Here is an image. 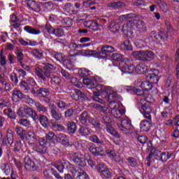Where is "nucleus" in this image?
I'll return each instance as SVG.
<instances>
[{
    "label": "nucleus",
    "mask_w": 179,
    "mask_h": 179,
    "mask_svg": "<svg viewBox=\"0 0 179 179\" xmlns=\"http://www.w3.org/2000/svg\"><path fill=\"white\" fill-rule=\"evenodd\" d=\"M150 97L148 96L145 99H141L138 103L139 110L143 114L144 118H147L149 120H143L140 124V128L143 132H148L150 128H152V111L153 108L152 106L153 103L152 101H149Z\"/></svg>",
    "instance_id": "obj_1"
},
{
    "label": "nucleus",
    "mask_w": 179,
    "mask_h": 179,
    "mask_svg": "<svg viewBox=\"0 0 179 179\" xmlns=\"http://www.w3.org/2000/svg\"><path fill=\"white\" fill-rule=\"evenodd\" d=\"M107 62L109 63V65H113L116 69H120L122 73H134L136 71L138 75H142V73L148 72V66L144 63H140L135 67L132 62L127 58L119 63L118 67L115 66V63L112 60L107 59Z\"/></svg>",
    "instance_id": "obj_2"
},
{
    "label": "nucleus",
    "mask_w": 179,
    "mask_h": 179,
    "mask_svg": "<svg viewBox=\"0 0 179 179\" xmlns=\"http://www.w3.org/2000/svg\"><path fill=\"white\" fill-rule=\"evenodd\" d=\"M92 100L101 104H106V101L100 99L99 96H104L108 97V101L115 100L117 99V92L113 87H107L104 85L99 84L95 87H94Z\"/></svg>",
    "instance_id": "obj_3"
},
{
    "label": "nucleus",
    "mask_w": 179,
    "mask_h": 179,
    "mask_svg": "<svg viewBox=\"0 0 179 179\" xmlns=\"http://www.w3.org/2000/svg\"><path fill=\"white\" fill-rule=\"evenodd\" d=\"M92 107L98 110L99 113H103V114H111L115 118H121V115L125 114V110L121 109L120 103L114 101H110L108 106L92 103Z\"/></svg>",
    "instance_id": "obj_4"
},
{
    "label": "nucleus",
    "mask_w": 179,
    "mask_h": 179,
    "mask_svg": "<svg viewBox=\"0 0 179 179\" xmlns=\"http://www.w3.org/2000/svg\"><path fill=\"white\" fill-rule=\"evenodd\" d=\"M54 166L59 171L64 173V169H68L71 173L74 178L76 179H89V176L83 171L78 167L73 166L71 163L66 160H62L54 165Z\"/></svg>",
    "instance_id": "obj_5"
},
{
    "label": "nucleus",
    "mask_w": 179,
    "mask_h": 179,
    "mask_svg": "<svg viewBox=\"0 0 179 179\" xmlns=\"http://www.w3.org/2000/svg\"><path fill=\"white\" fill-rule=\"evenodd\" d=\"M43 71L41 68L36 67L35 73L36 76H38V78L41 79V80H43V82H45L47 79L51 78V73H52L54 71H55V66L49 63L43 64Z\"/></svg>",
    "instance_id": "obj_6"
},
{
    "label": "nucleus",
    "mask_w": 179,
    "mask_h": 179,
    "mask_svg": "<svg viewBox=\"0 0 179 179\" xmlns=\"http://www.w3.org/2000/svg\"><path fill=\"white\" fill-rule=\"evenodd\" d=\"M1 69H3L4 72L1 76V92H9L10 90V85H9L8 76H9V73H8V66H6V58L5 56L1 57Z\"/></svg>",
    "instance_id": "obj_7"
},
{
    "label": "nucleus",
    "mask_w": 179,
    "mask_h": 179,
    "mask_svg": "<svg viewBox=\"0 0 179 179\" xmlns=\"http://www.w3.org/2000/svg\"><path fill=\"white\" fill-rule=\"evenodd\" d=\"M133 57L138 61H143L144 62H150L156 58V55L152 50H140L132 53Z\"/></svg>",
    "instance_id": "obj_8"
},
{
    "label": "nucleus",
    "mask_w": 179,
    "mask_h": 179,
    "mask_svg": "<svg viewBox=\"0 0 179 179\" xmlns=\"http://www.w3.org/2000/svg\"><path fill=\"white\" fill-rule=\"evenodd\" d=\"M17 114L20 117H31L34 121L38 120V115H37L36 110L27 106L20 107L17 111Z\"/></svg>",
    "instance_id": "obj_9"
},
{
    "label": "nucleus",
    "mask_w": 179,
    "mask_h": 179,
    "mask_svg": "<svg viewBox=\"0 0 179 179\" xmlns=\"http://www.w3.org/2000/svg\"><path fill=\"white\" fill-rule=\"evenodd\" d=\"M117 127L120 131H121L122 134H125V135H129V134H132L134 131V126H132L131 120L128 118L122 120L120 124H117Z\"/></svg>",
    "instance_id": "obj_10"
},
{
    "label": "nucleus",
    "mask_w": 179,
    "mask_h": 179,
    "mask_svg": "<svg viewBox=\"0 0 179 179\" xmlns=\"http://www.w3.org/2000/svg\"><path fill=\"white\" fill-rule=\"evenodd\" d=\"M90 157L89 155L85 154L83 155V154L80 152H74L70 155L72 162L80 167H85L86 166V157Z\"/></svg>",
    "instance_id": "obj_11"
},
{
    "label": "nucleus",
    "mask_w": 179,
    "mask_h": 179,
    "mask_svg": "<svg viewBox=\"0 0 179 179\" xmlns=\"http://www.w3.org/2000/svg\"><path fill=\"white\" fill-rule=\"evenodd\" d=\"M45 29L49 34H53L56 37H63V36H65V31H64L62 27L54 29L51 25L46 24Z\"/></svg>",
    "instance_id": "obj_12"
},
{
    "label": "nucleus",
    "mask_w": 179,
    "mask_h": 179,
    "mask_svg": "<svg viewBox=\"0 0 179 179\" xmlns=\"http://www.w3.org/2000/svg\"><path fill=\"white\" fill-rule=\"evenodd\" d=\"M96 170L101 178H111V172H110V171L108 170V169H107V166H106L104 164H99L96 166Z\"/></svg>",
    "instance_id": "obj_13"
},
{
    "label": "nucleus",
    "mask_w": 179,
    "mask_h": 179,
    "mask_svg": "<svg viewBox=\"0 0 179 179\" xmlns=\"http://www.w3.org/2000/svg\"><path fill=\"white\" fill-rule=\"evenodd\" d=\"M38 143L41 148H34V150H35L36 152H38L39 153H45L46 150L45 147L50 146V142L45 137H43L38 139Z\"/></svg>",
    "instance_id": "obj_14"
},
{
    "label": "nucleus",
    "mask_w": 179,
    "mask_h": 179,
    "mask_svg": "<svg viewBox=\"0 0 179 179\" xmlns=\"http://www.w3.org/2000/svg\"><path fill=\"white\" fill-rule=\"evenodd\" d=\"M114 51H115V49L113 46L105 45L101 48L99 54L103 58H107V57H108V54L114 52Z\"/></svg>",
    "instance_id": "obj_15"
},
{
    "label": "nucleus",
    "mask_w": 179,
    "mask_h": 179,
    "mask_svg": "<svg viewBox=\"0 0 179 179\" xmlns=\"http://www.w3.org/2000/svg\"><path fill=\"white\" fill-rule=\"evenodd\" d=\"M71 99H73V100H76V101H78V100L83 101V100H87V96H86V95L79 90H76L74 93L71 95Z\"/></svg>",
    "instance_id": "obj_16"
},
{
    "label": "nucleus",
    "mask_w": 179,
    "mask_h": 179,
    "mask_svg": "<svg viewBox=\"0 0 179 179\" xmlns=\"http://www.w3.org/2000/svg\"><path fill=\"white\" fill-rule=\"evenodd\" d=\"M27 5V7L31 9V10H34V12H36L37 13L41 12V6H40V3L36 2V1H29Z\"/></svg>",
    "instance_id": "obj_17"
},
{
    "label": "nucleus",
    "mask_w": 179,
    "mask_h": 179,
    "mask_svg": "<svg viewBox=\"0 0 179 179\" xmlns=\"http://www.w3.org/2000/svg\"><path fill=\"white\" fill-rule=\"evenodd\" d=\"M25 139L29 145H33V143L36 142L37 136H36V134L34 131H29L25 135Z\"/></svg>",
    "instance_id": "obj_18"
},
{
    "label": "nucleus",
    "mask_w": 179,
    "mask_h": 179,
    "mask_svg": "<svg viewBox=\"0 0 179 179\" xmlns=\"http://www.w3.org/2000/svg\"><path fill=\"white\" fill-rule=\"evenodd\" d=\"M90 115L87 113V112H83L80 115V121L81 124H83V125H89V122H90Z\"/></svg>",
    "instance_id": "obj_19"
},
{
    "label": "nucleus",
    "mask_w": 179,
    "mask_h": 179,
    "mask_svg": "<svg viewBox=\"0 0 179 179\" xmlns=\"http://www.w3.org/2000/svg\"><path fill=\"white\" fill-rule=\"evenodd\" d=\"M50 114L55 121H60L61 118H62V114L57 111V107L54 106V105L50 108Z\"/></svg>",
    "instance_id": "obj_20"
},
{
    "label": "nucleus",
    "mask_w": 179,
    "mask_h": 179,
    "mask_svg": "<svg viewBox=\"0 0 179 179\" xmlns=\"http://www.w3.org/2000/svg\"><path fill=\"white\" fill-rule=\"evenodd\" d=\"M24 167L26 170H34L35 164L34 162L31 161L29 157H26L24 160Z\"/></svg>",
    "instance_id": "obj_21"
},
{
    "label": "nucleus",
    "mask_w": 179,
    "mask_h": 179,
    "mask_svg": "<svg viewBox=\"0 0 179 179\" xmlns=\"http://www.w3.org/2000/svg\"><path fill=\"white\" fill-rule=\"evenodd\" d=\"M24 97V95L20 90H14L13 92V101H14L15 103H17V101H20Z\"/></svg>",
    "instance_id": "obj_22"
},
{
    "label": "nucleus",
    "mask_w": 179,
    "mask_h": 179,
    "mask_svg": "<svg viewBox=\"0 0 179 179\" xmlns=\"http://www.w3.org/2000/svg\"><path fill=\"white\" fill-rule=\"evenodd\" d=\"M157 5L159 6L160 10L164 12V13H167L169 8H167V3L163 0H157L156 1Z\"/></svg>",
    "instance_id": "obj_23"
},
{
    "label": "nucleus",
    "mask_w": 179,
    "mask_h": 179,
    "mask_svg": "<svg viewBox=\"0 0 179 179\" xmlns=\"http://www.w3.org/2000/svg\"><path fill=\"white\" fill-rule=\"evenodd\" d=\"M69 47L70 48H74V49H71L70 52H75V51H76V48H85V47H90V43L78 45L75 43H72L70 44Z\"/></svg>",
    "instance_id": "obj_24"
},
{
    "label": "nucleus",
    "mask_w": 179,
    "mask_h": 179,
    "mask_svg": "<svg viewBox=\"0 0 179 179\" xmlns=\"http://www.w3.org/2000/svg\"><path fill=\"white\" fill-rule=\"evenodd\" d=\"M146 78L147 80H148L151 85L152 83H157V82H159V76L155 73H148Z\"/></svg>",
    "instance_id": "obj_25"
},
{
    "label": "nucleus",
    "mask_w": 179,
    "mask_h": 179,
    "mask_svg": "<svg viewBox=\"0 0 179 179\" xmlns=\"http://www.w3.org/2000/svg\"><path fill=\"white\" fill-rule=\"evenodd\" d=\"M37 94L41 97H47L50 95V90L45 87H41L39 90H37Z\"/></svg>",
    "instance_id": "obj_26"
},
{
    "label": "nucleus",
    "mask_w": 179,
    "mask_h": 179,
    "mask_svg": "<svg viewBox=\"0 0 179 179\" xmlns=\"http://www.w3.org/2000/svg\"><path fill=\"white\" fill-rule=\"evenodd\" d=\"M106 130L108 134H110V135H112L115 138H120V134H118V131H115L114 127L110 125V124H108L106 125Z\"/></svg>",
    "instance_id": "obj_27"
},
{
    "label": "nucleus",
    "mask_w": 179,
    "mask_h": 179,
    "mask_svg": "<svg viewBox=\"0 0 179 179\" xmlns=\"http://www.w3.org/2000/svg\"><path fill=\"white\" fill-rule=\"evenodd\" d=\"M141 87L144 90V92H149V90H152L153 85H152L149 81H143L141 84Z\"/></svg>",
    "instance_id": "obj_28"
},
{
    "label": "nucleus",
    "mask_w": 179,
    "mask_h": 179,
    "mask_svg": "<svg viewBox=\"0 0 179 179\" xmlns=\"http://www.w3.org/2000/svg\"><path fill=\"white\" fill-rule=\"evenodd\" d=\"M125 90L127 92H131V90H134V93L137 95V96H143L144 94V92L145 90H140V89H134V87H129V86H126L124 87Z\"/></svg>",
    "instance_id": "obj_29"
},
{
    "label": "nucleus",
    "mask_w": 179,
    "mask_h": 179,
    "mask_svg": "<svg viewBox=\"0 0 179 179\" xmlns=\"http://www.w3.org/2000/svg\"><path fill=\"white\" fill-rule=\"evenodd\" d=\"M76 124L73 122H69L67 124V131L69 134H75L76 132Z\"/></svg>",
    "instance_id": "obj_30"
},
{
    "label": "nucleus",
    "mask_w": 179,
    "mask_h": 179,
    "mask_svg": "<svg viewBox=\"0 0 179 179\" xmlns=\"http://www.w3.org/2000/svg\"><path fill=\"white\" fill-rule=\"evenodd\" d=\"M24 30H25L27 33H29V34H41V30L34 29L31 27H29V26L24 27Z\"/></svg>",
    "instance_id": "obj_31"
},
{
    "label": "nucleus",
    "mask_w": 179,
    "mask_h": 179,
    "mask_svg": "<svg viewBox=\"0 0 179 179\" xmlns=\"http://www.w3.org/2000/svg\"><path fill=\"white\" fill-rule=\"evenodd\" d=\"M150 37L154 41V40H159V38L163 40V38H164V35H163V33L157 34L156 31H152L150 34Z\"/></svg>",
    "instance_id": "obj_32"
},
{
    "label": "nucleus",
    "mask_w": 179,
    "mask_h": 179,
    "mask_svg": "<svg viewBox=\"0 0 179 179\" xmlns=\"http://www.w3.org/2000/svg\"><path fill=\"white\" fill-rule=\"evenodd\" d=\"M79 134L82 136H87V135H90L92 134V130L89 129V128L86 127H82L79 129Z\"/></svg>",
    "instance_id": "obj_33"
},
{
    "label": "nucleus",
    "mask_w": 179,
    "mask_h": 179,
    "mask_svg": "<svg viewBox=\"0 0 179 179\" xmlns=\"http://www.w3.org/2000/svg\"><path fill=\"white\" fill-rule=\"evenodd\" d=\"M14 152H18L20 153L23 152V145L22 144V141H17L14 144Z\"/></svg>",
    "instance_id": "obj_34"
},
{
    "label": "nucleus",
    "mask_w": 179,
    "mask_h": 179,
    "mask_svg": "<svg viewBox=\"0 0 179 179\" xmlns=\"http://www.w3.org/2000/svg\"><path fill=\"white\" fill-rule=\"evenodd\" d=\"M83 84L87 86V89H94V83L90 78H84L83 80Z\"/></svg>",
    "instance_id": "obj_35"
},
{
    "label": "nucleus",
    "mask_w": 179,
    "mask_h": 179,
    "mask_svg": "<svg viewBox=\"0 0 179 179\" xmlns=\"http://www.w3.org/2000/svg\"><path fill=\"white\" fill-rule=\"evenodd\" d=\"M39 121L42 127L44 128H47V127H48V124L50 123L48 122V117L43 115L39 117Z\"/></svg>",
    "instance_id": "obj_36"
},
{
    "label": "nucleus",
    "mask_w": 179,
    "mask_h": 179,
    "mask_svg": "<svg viewBox=\"0 0 179 179\" xmlns=\"http://www.w3.org/2000/svg\"><path fill=\"white\" fill-rule=\"evenodd\" d=\"M108 6H109V8H113V9H118L120 8H122V6H125V4L123 2L117 1L109 3Z\"/></svg>",
    "instance_id": "obj_37"
},
{
    "label": "nucleus",
    "mask_w": 179,
    "mask_h": 179,
    "mask_svg": "<svg viewBox=\"0 0 179 179\" xmlns=\"http://www.w3.org/2000/svg\"><path fill=\"white\" fill-rule=\"evenodd\" d=\"M107 150L102 147H96L95 156H106Z\"/></svg>",
    "instance_id": "obj_38"
},
{
    "label": "nucleus",
    "mask_w": 179,
    "mask_h": 179,
    "mask_svg": "<svg viewBox=\"0 0 179 179\" xmlns=\"http://www.w3.org/2000/svg\"><path fill=\"white\" fill-rule=\"evenodd\" d=\"M3 113L4 115H8V117H10V118H15V117H16L14 112L12 111V109H10L8 107H6L3 109Z\"/></svg>",
    "instance_id": "obj_39"
},
{
    "label": "nucleus",
    "mask_w": 179,
    "mask_h": 179,
    "mask_svg": "<svg viewBox=\"0 0 179 179\" xmlns=\"http://www.w3.org/2000/svg\"><path fill=\"white\" fill-rule=\"evenodd\" d=\"M121 48L127 50V51H131L132 50V43H131V41H126L121 45Z\"/></svg>",
    "instance_id": "obj_40"
},
{
    "label": "nucleus",
    "mask_w": 179,
    "mask_h": 179,
    "mask_svg": "<svg viewBox=\"0 0 179 179\" xmlns=\"http://www.w3.org/2000/svg\"><path fill=\"white\" fill-rule=\"evenodd\" d=\"M45 138L48 139V142H54L55 139H57V136L52 131H49L48 134H45Z\"/></svg>",
    "instance_id": "obj_41"
},
{
    "label": "nucleus",
    "mask_w": 179,
    "mask_h": 179,
    "mask_svg": "<svg viewBox=\"0 0 179 179\" xmlns=\"http://www.w3.org/2000/svg\"><path fill=\"white\" fill-rule=\"evenodd\" d=\"M127 161L130 167H136V166H138V161L134 157H129Z\"/></svg>",
    "instance_id": "obj_42"
},
{
    "label": "nucleus",
    "mask_w": 179,
    "mask_h": 179,
    "mask_svg": "<svg viewBox=\"0 0 179 179\" xmlns=\"http://www.w3.org/2000/svg\"><path fill=\"white\" fill-rule=\"evenodd\" d=\"M134 44L137 48H145V47H146V43L142 39L136 40Z\"/></svg>",
    "instance_id": "obj_43"
},
{
    "label": "nucleus",
    "mask_w": 179,
    "mask_h": 179,
    "mask_svg": "<svg viewBox=\"0 0 179 179\" xmlns=\"http://www.w3.org/2000/svg\"><path fill=\"white\" fill-rule=\"evenodd\" d=\"M16 134L20 136V138L24 141V129L20 127H17L15 129Z\"/></svg>",
    "instance_id": "obj_44"
},
{
    "label": "nucleus",
    "mask_w": 179,
    "mask_h": 179,
    "mask_svg": "<svg viewBox=\"0 0 179 179\" xmlns=\"http://www.w3.org/2000/svg\"><path fill=\"white\" fill-rule=\"evenodd\" d=\"M15 55L17 56V59L19 62H23V58H24V55L23 52H22V50L17 48Z\"/></svg>",
    "instance_id": "obj_45"
},
{
    "label": "nucleus",
    "mask_w": 179,
    "mask_h": 179,
    "mask_svg": "<svg viewBox=\"0 0 179 179\" xmlns=\"http://www.w3.org/2000/svg\"><path fill=\"white\" fill-rule=\"evenodd\" d=\"M19 43L21 45L27 46V45H36V43H31L30 40H24L23 38L19 39Z\"/></svg>",
    "instance_id": "obj_46"
},
{
    "label": "nucleus",
    "mask_w": 179,
    "mask_h": 179,
    "mask_svg": "<svg viewBox=\"0 0 179 179\" xmlns=\"http://www.w3.org/2000/svg\"><path fill=\"white\" fill-rule=\"evenodd\" d=\"M106 155L114 162H120V159L115 155V152L113 150L106 151Z\"/></svg>",
    "instance_id": "obj_47"
},
{
    "label": "nucleus",
    "mask_w": 179,
    "mask_h": 179,
    "mask_svg": "<svg viewBox=\"0 0 179 179\" xmlns=\"http://www.w3.org/2000/svg\"><path fill=\"white\" fill-rule=\"evenodd\" d=\"M50 82L52 85H55V86H57V85H59L61 83L62 80L61 78L57 76H52L51 77Z\"/></svg>",
    "instance_id": "obj_48"
},
{
    "label": "nucleus",
    "mask_w": 179,
    "mask_h": 179,
    "mask_svg": "<svg viewBox=\"0 0 179 179\" xmlns=\"http://www.w3.org/2000/svg\"><path fill=\"white\" fill-rule=\"evenodd\" d=\"M170 157H171V154H170L169 152H162L160 160H162L163 162H166L169 160V159H170Z\"/></svg>",
    "instance_id": "obj_49"
},
{
    "label": "nucleus",
    "mask_w": 179,
    "mask_h": 179,
    "mask_svg": "<svg viewBox=\"0 0 179 179\" xmlns=\"http://www.w3.org/2000/svg\"><path fill=\"white\" fill-rule=\"evenodd\" d=\"M134 27V24H132V21H129L127 24H125L123 25V31H129L130 30H132V28Z\"/></svg>",
    "instance_id": "obj_50"
},
{
    "label": "nucleus",
    "mask_w": 179,
    "mask_h": 179,
    "mask_svg": "<svg viewBox=\"0 0 179 179\" xmlns=\"http://www.w3.org/2000/svg\"><path fill=\"white\" fill-rule=\"evenodd\" d=\"M35 106L39 113H45V111H47V108H45L40 103H36Z\"/></svg>",
    "instance_id": "obj_51"
},
{
    "label": "nucleus",
    "mask_w": 179,
    "mask_h": 179,
    "mask_svg": "<svg viewBox=\"0 0 179 179\" xmlns=\"http://www.w3.org/2000/svg\"><path fill=\"white\" fill-rule=\"evenodd\" d=\"M74 113H75V108L67 109L64 112L65 118H70V117H72V115H73Z\"/></svg>",
    "instance_id": "obj_52"
},
{
    "label": "nucleus",
    "mask_w": 179,
    "mask_h": 179,
    "mask_svg": "<svg viewBox=\"0 0 179 179\" xmlns=\"http://www.w3.org/2000/svg\"><path fill=\"white\" fill-rule=\"evenodd\" d=\"M90 141H91V142H94V143H103V140L99 139V137H97L96 135L91 136L90 137Z\"/></svg>",
    "instance_id": "obj_53"
},
{
    "label": "nucleus",
    "mask_w": 179,
    "mask_h": 179,
    "mask_svg": "<svg viewBox=\"0 0 179 179\" xmlns=\"http://www.w3.org/2000/svg\"><path fill=\"white\" fill-rule=\"evenodd\" d=\"M18 124L22 125V127H30V121L27 120V119H21L19 120Z\"/></svg>",
    "instance_id": "obj_54"
},
{
    "label": "nucleus",
    "mask_w": 179,
    "mask_h": 179,
    "mask_svg": "<svg viewBox=\"0 0 179 179\" xmlns=\"http://www.w3.org/2000/svg\"><path fill=\"white\" fill-rule=\"evenodd\" d=\"M52 127L55 129V131H59L60 132H62V131H64V126L55 122L52 124Z\"/></svg>",
    "instance_id": "obj_55"
},
{
    "label": "nucleus",
    "mask_w": 179,
    "mask_h": 179,
    "mask_svg": "<svg viewBox=\"0 0 179 179\" xmlns=\"http://www.w3.org/2000/svg\"><path fill=\"white\" fill-rule=\"evenodd\" d=\"M135 14L134 13H129L127 15H120V19L122 20H128L129 19H132L134 17H135Z\"/></svg>",
    "instance_id": "obj_56"
},
{
    "label": "nucleus",
    "mask_w": 179,
    "mask_h": 179,
    "mask_svg": "<svg viewBox=\"0 0 179 179\" xmlns=\"http://www.w3.org/2000/svg\"><path fill=\"white\" fill-rule=\"evenodd\" d=\"M78 73L82 76H89V75H90V71L87 69H80Z\"/></svg>",
    "instance_id": "obj_57"
},
{
    "label": "nucleus",
    "mask_w": 179,
    "mask_h": 179,
    "mask_svg": "<svg viewBox=\"0 0 179 179\" xmlns=\"http://www.w3.org/2000/svg\"><path fill=\"white\" fill-rule=\"evenodd\" d=\"M137 141L139 143H141V145H145V143L148 142V137L146 136H139L137 137Z\"/></svg>",
    "instance_id": "obj_58"
},
{
    "label": "nucleus",
    "mask_w": 179,
    "mask_h": 179,
    "mask_svg": "<svg viewBox=\"0 0 179 179\" xmlns=\"http://www.w3.org/2000/svg\"><path fill=\"white\" fill-rule=\"evenodd\" d=\"M33 55L35 57V58H38V59H41V58H43V53H41L38 50L34 49L32 51Z\"/></svg>",
    "instance_id": "obj_59"
},
{
    "label": "nucleus",
    "mask_w": 179,
    "mask_h": 179,
    "mask_svg": "<svg viewBox=\"0 0 179 179\" xmlns=\"http://www.w3.org/2000/svg\"><path fill=\"white\" fill-rule=\"evenodd\" d=\"M96 145L94 144H93V143H90V145L88 146V150L94 156H95V154H96Z\"/></svg>",
    "instance_id": "obj_60"
},
{
    "label": "nucleus",
    "mask_w": 179,
    "mask_h": 179,
    "mask_svg": "<svg viewBox=\"0 0 179 179\" xmlns=\"http://www.w3.org/2000/svg\"><path fill=\"white\" fill-rule=\"evenodd\" d=\"M89 124L93 125L94 128H100V124L99 122H96L95 119L90 117Z\"/></svg>",
    "instance_id": "obj_61"
},
{
    "label": "nucleus",
    "mask_w": 179,
    "mask_h": 179,
    "mask_svg": "<svg viewBox=\"0 0 179 179\" xmlns=\"http://www.w3.org/2000/svg\"><path fill=\"white\" fill-rule=\"evenodd\" d=\"M112 59L113 61H121V59H122V55H121V54L120 53H114L112 55Z\"/></svg>",
    "instance_id": "obj_62"
},
{
    "label": "nucleus",
    "mask_w": 179,
    "mask_h": 179,
    "mask_svg": "<svg viewBox=\"0 0 179 179\" xmlns=\"http://www.w3.org/2000/svg\"><path fill=\"white\" fill-rule=\"evenodd\" d=\"M57 107L60 108V110H65L66 108V103L64 102V101H59L57 103Z\"/></svg>",
    "instance_id": "obj_63"
},
{
    "label": "nucleus",
    "mask_w": 179,
    "mask_h": 179,
    "mask_svg": "<svg viewBox=\"0 0 179 179\" xmlns=\"http://www.w3.org/2000/svg\"><path fill=\"white\" fill-rule=\"evenodd\" d=\"M20 87L22 90H30V87L29 86V84H27V83H26L25 81L21 82Z\"/></svg>",
    "instance_id": "obj_64"
}]
</instances>
